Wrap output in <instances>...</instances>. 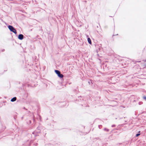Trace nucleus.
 <instances>
[{"instance_id":"nucleus-1","label":"nucleus","mask_w":146,"mask_h":146,"mask_svg":"<svg viewBox=\"0 0 146 146\" xmlns=\"http://www.w3.org/2000/svg\"><path fill=\"white\" fill-rule=\"evenodd\" d=\"M8 28L10 31L14 33L15 34L17 33L16 30L12 26L9 25L8 26Z\"/></svg>"},{"instance_id":"nucleus-2","label":"nucleus","mask_w":146,"mask_h":146,"mask_svg":"<svg viewBox=\"0 0 146 146\" xmlns=\"http://www.w3.org/2000/svg\"><path fill=\"white\" fill-rule=\"evenodd\" d=\"M24 36L22 34H20L19 35L18 38L21 40H22Z\"/></svg>"},{"instance_id":"nucleus-3","label":"nucleus","mask_w":146,"mask_h":146,"mask_svg":"<svg viewBox=\"0 0 146 146\" xmlns=\"http://www.w3.org/2000/svg\"><path fill=\"white\" fill-rule=\"evenodd\" d=\"M17 98L16 97H14L11 100V101L12 102H14L16 100Z\"/></svg>"},{"instance_id":"nucleus-4","label":"nucleus","mask_w":146,"mask_h":146,"mask_svg":"<svg viewBox=\"0 0 146 146\" xmlns=\"http://www.w3.org/2000/svg\"><path fill=\"white\" fill-rule=\"evenodd\" d=\"M88 43L90 44H91L92 42L90 38H88Z\"/></svg>"},{"instance_id":"nucleus-5","label":"nucleus","mask_w":146,"mask_h":146,"mask_svg":"<svg viewBox=\"0 0 146 146\" xmlns=\"http://www.w3.org/2000/svg\"><path fill=\"white\" fill-rule=\"evenodd\" d=\"M55 72L57 74V75H58L60 73V72L59 71L57 70H55Z\"/></svg>"},{"instance_id":"nucleus-6","label":"nucleus","mask_w":146,"mask_h":146,"mask_svg":"<svg viewBox=\"0 0 146 146\" xmlns=\"http://www.w3.org/2000/svg\"><path fill=\"white\" fill-rule=\"evenodd\" d=\"M58 76L60 78H62L64 76L63 74H59L58 75Z\"/></svg>"},{"instance_id":"nucleus-7","label":"nucleus","mask_w":146,"mask_h":146,"mask_svg":"<svg viewBox=\"0 0 146 146\" xmlns=\"http://www.w3.org/2000/svg\"><path fill=\"white\" fill-rule=\"evenodd\" d=\"M140 135V133H137L136 135V136L138 137V136H139Z\"/></svg>"},{"instance_id":"nucleus-8","label":"nucleus","mask_w":146,"mask_h":146,"mask_svg":"<svg viewBox=\"0 0 146 146\" xmlns=\"http://www.w3.org/2000/svg\"><path fill=\"white\" fill-rule=\"evenodd\" d=\"M143 98L145 100H146V96H144L143 97Z\"/></svg>"},{"instance_id":"nucleus-9","label":"nucleus","mask_w":146,"mask_h":146,"mask_svg":"<svg viewBox=\"0 0 146 146\" xmlns=\"http://www.w3.org/2000/svg\"><path fill=\"white\" fill-rule=\"evenodd\" d=\"M145 62H146V60L144 61Z\"/></svg>"}]
</instances>
